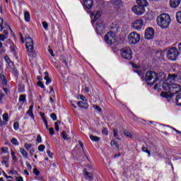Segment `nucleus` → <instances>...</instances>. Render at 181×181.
Masks as SVG:
<instances>
[{
    "label": "nucleus",
    "mask_w": 181,
    "mask_h": 181,
    "mask_svg": "<svg viewBox=\"0 0 181 181\" xmlns=\"http://www.w3.org/2000/svg\"><path fill=\"white\" fill-rule=\"evenodd\" d=\"M180 85L177 83H173L170 86V91L161 92L160 96L163 98H172L175 94H178V93H180Z\"/></svg>",
    "instance_id": "1"
},
{
    "label": "nucleus",
    "mask_w": 181,
    "mask_h": 181,
    "mask_svg": "<svg viewBox=\"0 0 181 181\" xmlns=\"http://www.w3.org/2000/svg\"><path fill=\"white\" fill-rule=\"evenodd\" d=\"M170 22V16H169L168 13H162L157 17V23L160 28H162V29H166V28H169Z\"/></svg>",
    "instance_id": "2"
},
{
    "label": "nucleus",
    "mask_w": 181,
    "mask_h": 181,
    "mask_svg": "<svg viewBox=\"0 0 181 181\" xmlns=\"http://www.w3.org/2000/svg\"><path fill=\"white\" fill-rule=\"evenodd\" d=\"M25 47L27 49V53L29 57L35 59V57H36V52H35V50H33V49H35L33 40H32V38L29 35H28L25 37Z\"/></svg>",
    "instance_id": "3"
},
{
    "label": "nucleus",
    "mask_w": 181,
    "mask_h": 181,
    "mask_svg": "<svg viewBox=\"0 0 181 181\" xmlns=\"http://www.w3.org/2000/svg\"><path fill=\"white\" fill-rule=\"evenodd\" d=\"M145 81L148 86H153L156 83V72L150 71L146 73Z\"/></svg>",
    "instance_id": "4"
},
{
    "label": "nucleus",
    "mask_w": 181,
    "mask_h": 181,
    "mask_svg": "<svg viewBox=\"0 0 181 181\" xmlns=\"http://www.w3.org/2000/svg\"><path fill=\"white\" fill-rule=\"evenodd\" d=\"M128 40L130 45H136L141 40V35L137 33L132 32L128 35Z\"/></svg>",
    "instance_id": "5"
},
{
    "label": "nucleus",
    "mask_w": 181,
    "mask_h": 181,
    "mask_svg": "<svg viewBox=\"0 0 181 181\" xmlns=\"http://www.w3.org/2000/svg\"><path fill=\"white\" fill-rule=\"evenodd\" d=\"M105 42L107 45H112L117 42V35H115V33L112 31L108 32L105 35Z\"/></svg>",
    "instance_id": "6"
},
{
    "label": "nucleus",
    "mask_w": 181,
    "mask_h": 181,
    "mask_svg": "<svg viewBox=\"0 0 181 181\" xmlns=\"http://www.w3.org/2000/svg\"><path fill=\"white\" fill-rule=\"evenodd\" d=\"M120 54L123 59L131 60L132 59V49L130 47H125L121 49Z\"/></svg>",
    "instance_id": "7"
},
{
    "label": "nucleus",
    "mask_w": 181,
    "mask_h": 181,
    "mask_svg": "<svg viewBox=\"0 0 181 181\" xmlns=\"http://www.w3.org/2000/svg\"><path fill=\"white\" fill-rule=\"evenodd\" d=\"M177 56H179V51L176 47H172L167 52V57L169 60L175 62L177 59Z\"/></svg>",
    "instance_id": "8"
},
{
    "label": "nucleus",
    "mask_w": 181,
    "mask_h": 181,
    "mask_svg": "<svg viewBox=\"0 0 181 181\" xmlns=\"http://www.w3.org/2000/svg\"><path fill=\"white\" fill-rule=\"evenodd\" d=\"M95 29L97 33H98L99 35H102V33H104V32H105V26L104 25L103 20H100L97 22Z\"/></svg>",
    "instance_id": "9"
},
{
    "label": "nucleus",
    "mask_w": 181,
    "mask_h": 181,
    "mask_svg": "<svg viewBox=\"0 0 181 181\" xmlns=\"http://www.w3.org/2000/svg\"><path fill=\"white\" fill-rule=\"evenodd\" d=\"M132 11L136 15H144V13H145V7L138 5L134 6L132 7Z\"/></svg>",
    "instance_id": "10"
},
{
    "label": "nucleus",
    "mask_w": 181,
    "mask_h": 181,
    "mask_svg": "<svg viewBox=\"0 0 181 181\" xmlns=\"http://www.w3.org/2000/svg\"><path fill=\"white\" fill-rule=\"evenodd\" d=\"M155 36V30H153V28H148L146 30L144 37L147 40H151Z\"/></svg>",
    "instance_id": "11"
},
{
    "label": "nucleus",
    "mask_w": 181,
    "mask_h": 181,
    "mask_svg": "<svg viewBox=\"0 0 181 181\" xmlns=\"http://www.w3.org/2000/svg\"><path fill=\"white\" fill-rule=\"evenodd\" d=\"M142 26H144V20H136L132 23V27L133 29H136V30H139V29H142Z\"/></svg>",
    "instance_id": "12"
},
{
    "label": "nucleus",
    "mask_w": 181,
    "mask_h": 181,
    "mask_svg": "<svg viewBox=\"0 0 181 181\" xmlns=\"http://www.w3.org/2000/svg\"><path fill=\"white\" fill-rule=\"evenodd\" d=\"M166 78V74H165V72H159L158 74H156V81H163V80H165Z\"/></svg>",
    "instance_id": "13"
},
{
    "label": "nucleus",
    "mask_w": 181,
    "mask_h": 181,
    "mask_svg": "<svg viewBox=\"0 0 181 181\" xmlns=\"http://www.w3.org/2000/svg\"><path fill=\"white\" fill-rule=\"evenodd\" d=\"M5 28H7L9 30H12V28H11V26H9L6 23L4 22V19L0 18V32H2Z\"/></svg>",
    "instance_id": "14"
},
{
    "label": "nucleus",
    "mask_w": 181,
    "mask_h": 181,
    "mask_svg": "<svg viewBox=\"0 0 181 181\" xmlns=\"http://www.w3.org/2000/svg\"><path fill=\"white\" fill-rule=\"evenodd\" d=\"M84 6L87 8V9H91L93 8V5H94V0H83Z\"/></svg>",
    "instance_id": "15"
},
{
    "label": "nucleus",
    "mask_w": 181,
    "mask_h": 181,
    "mask_svg": "<svg viewBox=\"0 0 181 181\" xmlns=\"http://www.w3.org/2000/svg\"><path fill=\"white\" fill-rule=\"evenodd\" d=\"M84 173V178L86 179V180H90V179H94V175H93V173L88 172L87 170H83Z\"/></svg>",
    "instance_id": "16"
},
{
    "label": "nucleus",
    "mask_w": 181,
    "mask_h": 181,
    "mask_svg": "<svg viewBox=\"0 0 181 181\" xmlns=\"http://www.w3.org/2000/svg\"><path fill=\"white\" fill-rule=\"evenodd\" d=\"M181 0H170V5L171 8H177L180 5Z\"/></svg>",
    "instance_id": "17"
},
{
    "label": "nucleus",
    "mask_w": 181,
    "mask_h": 181,
    "mask_svg": "<svg viewBox=\"0 0 181 181\" xmlns=\"http://www.w3.org/2000/svg\"><path fill=\"white\" fill-rule=\"evenodd\" d=\"M168 81H177V74H169L168 76Z\"/></svg>",
    "instance_id": "18"
},
{
    "label": "nucleus",
    "mask_w": 181,
    "mask_h": 181,
    "mask_svg": "<svg viewBox=\"0 0 181 181\" xmlns=\"http://www.w3.org/2000/svg\"><path fill=\"white\" fill-rule=\"evenodd\" d=\"M0 78L1 79V84L6 87L8 86V80H6V77L4 74H0Z\"/></svg>",
    "instance_id": "19"
},
{
    "label": "nucleus",
    "mask_w": 181,
    "mask_h": 181,
    "mask_svg": "<svg viewBox=\"0 0 181 181\" xmlns=\"http://www.w3.org/2000/svg\"><path fill=\"white\" fill-rule=\"evenodd\" d=\"M9 119V115L8 113H4L3 115V122L0 120V125H2V124H4V125H6V123L8 122Z\"/></svg>",
    "instance_id": "20"
},
{
    "label": "nucleus",
    "mask_w": 181,
    "mask_h": 181,
    "mask_svg": "<svg viewBox=\"0 0 181 181\" xmlns=\"http://www.w3.org/2000/svg\"><path fill=\"white\" fill-rule=\"evenodd\" d=\"M136 2L139 6H144V8L148 6V1L146 0H136Z\"/></svg>",
    "instance_id": "21"
},
{
    "label": "nucleus",
    "mask_w": 181,
    "mask_h": 181,
    "mask_svg": "<svg viewBox=\"0 0 181 181\" xmlns=\"http://www.w3.org/2000/svg\"><path fill=\"white\" fill-rule=\"evenodd\" d=\"M170 86H172V84H170L169 83H168V80L165 81L163 83L162 87L163 88V90H165V91H168V90H170Z\"/></svg>",
    "instance_id": "22"
},
{
    "label": "nucleus",
    "mask_w": 181,
    "mask_h": 181,
    "mask_svg": "<svg viewBox=\"0 0 181 181\" xmlns=\"http://www.w3.org/2000/svg\"><path fill=\"white\" fill-rule=\"evenodd\" d=\"M45 76L44 77L45 80H46L45 84L49 86L52 83V78L49 77V73L47 71L45 72Z\"/></svg>",
    "instance_id": "23"
},
{
    "label": "nucleus",
    "mask_w": 181,
    "mask_h": 181,
    "mask_svg": "<svg viewBox=\"0 0 181 181\" xmlns=\"http://www.w3.org/2000/svg\"><path fill=\"white\" fill-rule=\"evenodd\" d=\"M76 104L81 108H84L85 110H87L88 108V105H87V103H86L83 101H78Z\"/></svg>",
    "instance_id": "24"
},
{
    "label": "nucleus",
    "mask_w": 181,
    "mask_h": 181,
    "mask_svg": "<svg viewBox=\"0 0 181 181\" xmlns=\"http://www.w3.org/2000/svg\"><path fill=\"white\" fill-rule=\"evenodd\" d=\"M110 29H113L114 32H118V29H119V27L118 26V24L117 23H112L110 26Z\"/></svg>",
    "instance_id": "25"
},
{
    "label": "nucleus",
    "mask_w": 181,
    "mask_h": 181,
    "mask_svg": "<svg viewBox=\"0 0 181 181\" xmlns=\"http://www.w3.org/2000/svg\"><path fill=\"white\" fill-rule=\"evenodd\" d=\"M20 152H21L22 156L23 158H25V159H28V152L26 151H25V148H21L20 149Z\"/></svg>",
    "instance_id": "26"
},
{
    "label": "nucleus",
    "mask_w": 181,
    "mask_h": 181,
    "mask_svg": "<svg viewBox=\"0 0 181 181\" xmlns=\"http://www.w3.org/2000/svg\"><path fill=\"white\" fill-rule=\"evenodd\" d=\"M18 101L21 103V104H25V103H26V95H21Z\"/></svg>",
    "instance_id": "27"
},
{
    "label": "nucleus",
    "mask_w": 181,
    "mask_h": 181,
    "mask_svg": "<svg viewBox=\"0 0 181 181\" xmlns=\"http://www.w3.org/2000/svg\"><path fill=\"white\" fill-rule=\"evenodd\" d=\"M24 18H25V22H29L30 21V13H29V11L25 12Z\"/></svg>",
    "instance_id": "28"
},
{
    "label": "nucleus",
    "mask_w": 181,
    "mask_h": 181,
    "mask_svg": "<svg viewBox=\"0 0 181 181\" xmlns=\"http://www.w3.org/2000/svg\"><path fill=\"white\" fill-rule=\"evenodd\" d=\"M89 137L91 139V141H94L95 142H99V141H100V137H98L97 136H94L93 134H90Z\"/></svg>",
    "instance_id": "29"
},
{
    "label": "nucleus",
    "mask_w": 181,
    "mask_h": 181,
    "mask_svg": "<svg viewBox=\"0 0 181 181\" xmlns=\"http://www.w3.org/2000/svg\"><path fill=\"white\" fill-rule=\"evenodd\" d=\"M177 105H181V93L178 94L175 98Z\"/></svg>",
    "instance_id": "30"
},
{
    "label": "nucleus",
    "mask_w": 181,
    "mask_h": 181,
    "mask_svg": "<svg viewBox=\"0 0 181 181\" xmlns=\"http://www.w3.org/2000/svg\"><path fill=\"white\" fill-rule=\"evenodd\" d=\"M123 134L125 135V136H127V138H132V133L128 132L127 130H124Z\"/></svg>",
    "instance_id": "31"
},
{
    "label": "nucleus",
    "mask_w": 181,
    "mask_h": 181,
    "mask_svg": "<svg viewBox=\"0 0 181 181\" xmlns=\"http://www.w3.org/2000/svg\"><path fill=\"white\" fill-rule=\"evenodd\" d=\"M111 146H114V148H116L117 149H119V146H118V143L115 142V140H112L110 142Z\"/></svg>",
    "instance_id": "32"
},
{
    "label": "nucleus",
    "mask_w": 181,
    "mask_h": 181,
    "mask_svg": "<svg viewBox=\"0 0 181 181\" xmlns=\"http://www.w3.org/2000/svg\"><path fill=\"white\" fill-rule=\"evenodd\" d=\"M114 5L116 6H121L122 5V0H113Z\"/></svg>",
    "instance_id": "33"
},
{
    "label": "nucleus",
    "mask_w": 181,
    "mask_h": 181,
    "mask_svg": "<svg viewBox=\"0 0 181 181\" xmlns=\"http://www.w3.org/2000/svg\"><path fill=\"white\" fill-rule=\"evenodd\" d=\"M176 19L178 23H181V11H178L176 14Z\"/></svg>",
    "instance_id": "34"
},
{
    "label": "nucleus",
    "mask_w": 181,
    "mask_h": 181,
    "mask_svg": "<svg viewBox=\"0 0 181 181\" xmlns=\"http://www.w3.org/2000/svg\"><path fill=\"white\" fill-rule=\"evenodd\" d=\"M4 60H5V62H6L8 63V64H12V65L13 66V62L12 61H11V59L9 58V57L8 55H6L4 57Z\"/></svg>",
    "instance_id": "35"
},
{
    "label": "nucleus",
    "mask_w": 181,
    "mask_h": 181,
    "mask_svg": "<svg viewBox=\"0 0 181 181\" xmlns=\"http://www.w3.org/2000/svg\"><path fill=\"white\" fill-rule=\"evenodd\" d=\"M6 52V49L2 46V42L0 41V54H2Z\"/></svg>",
    "instance_id": "36"
},
{
    "label": "nucleus",
    "mask_w": 181,
    "mask_h": 181,
    "mask_svg": "<svg viewBox=\"0 0 181 181\" xmlns=\"http://www.w3.org/2000/svg\"><path fill=\"white\" fill-rule=\"evenodd\" d=\"M11 142V144H13V145H16V146L19 145V142L18 141V139H16V138H13Z\"/></svg>",
    "instance_id": "37"
},
{
    "label": "nucleus",
    "mask_w": 181,
    "mask_h": 181,
    "mask_svg": "<svg viewBox=\"0 0 181 181\" xmlns=\"http://www.w3.org/2000/svg\"><path fill=\"white\" fill-rule=\"evenodd\" d=\"M62 135L63 139L69 141V135L66 134V132H62Z\"/></svg>",
    "instance_id": "38"
},
{
    "label": "nucleus",
    "mask_w": 181,
    "mask_h": 181,
    "mask_svg": "<svg viewBox=\"0 0 181 181\" xmlns=\"http://www.w3.org/2000/svg\"><path fill=\"white\" fill-rule=\"evenodd\" d=\"M142 151H143V152H146V153H148V156H151V151H148V148L143 146Z\"/></svg>",
    "instance_id": "39"
},
{
    "label": "nucleus",
    "mask_w": 181,
    "mask_h": 181,
    "mask_svg": "<svg viewBox=\"0 0 181 181\" xmlns=\"http://www.w3.org/2000/svg\"><path fill=\"white\" fill-rule=\"evenodd\" d=\"M100 16H101V11H97L95 14L94 21H97Z\"/></svg>",
    "instance_id": "40"
},
{
    "label": "nucleus",
    "mask_w": 181,
    "mask_h": 181,
    "mask_svg": "<svg viewBox=\"0 0 181 181\" xmlns=\"http://www.w3.org/2000/svg\"><path fill=\"white\" fill-rule=\"evenodd\" d=\"M6 39H8L7 36L4 35L3 34H0V42H4Z\"/></svg>",
    "instance_id": "41"
},
{
    "label": "nucleus",
    "mask_w": 181,
    "mask_h": 181,
    "mask_svg": "<svg viewBox=\"0 0 181 181\" xmlns=\"http://www.w3.org/2000/svg\"><path fill=\"white\" fill-rule=\"evenodd\" d=\"M113 136L116 138V139H118V130L117 129H113Z\"/></svg>",
    "instance_id": "42"
},
{
    "label": "nucleus",
    "mask_w": 181,
    "mask_h": 181,
    "mask_svg": "<svg viewBox=\"0 0 181 181\" xmlns=\"http://www.w3.org/2000/svg\"><path fill=\"white\" fill-rule=\"evenodd\" d=\"M45 148H46V146H45L43 144H41L38 146V151H40V152H43V151H45Z\"/></svg>",
    "instance_id": "43"
},
{
    "label": "nucleus",
    "mask_w": 181,
    "mask_h": 181,
    "mask_svg": "<svg viewBox=\"0 0 181 181\" xmlns=\"http://www.w3.org/2000/svg\"><path fill=\"white\" fill-rule=\"evenodd\" d=\"M5 29L6 30H4L3 33L5 35L4 36H7L8 37V35H9V31H11V30L8 29V27L5 28Z\"/></svg>",
    "instance_id": "44"
},
{
    "label": "nucleus",
    "mask_w": 181,
    "mask_h": 181,
    "mask_svg": "<svg viewBox=\"0 0 181 181\" xmlns=\"http://www.w3.org/2000/svg\"><path fill=\"white\" fill-rule=\"evenodd\" d=\"M27 114L31 117V118H35V116L33 115V110H28L27 111Z\"/></svg>",
    "instance_id": "45"
},
{
    "label": "nucleus",
    "mask_w": 181,
    "mask_h": 181,
    "mask_svg": "<svg viewBox=\"0 0 181 181\" xmlns=\"http://www.w3.org/2000/svg\"><path fill=\"white\" fill-rule=\"evenodd\" d=\"M1 152H3V153H8V152H9V149L8 147H3L1 148Z\"/></svg>",
    "instance_id": "46"
},
{
    "label": "nucleus",
    "mask_w": 181,
    "mask_h": 181,
    "mask_svg": "<svg viewBox=\"0 0 181 181\" xmlns=\"http://www.w3.org/2000/svg\"><path fill=\"white\" fill-rule=\"evenodd\" d=\"M2 165H5L6 168H9V163L6 160H3L1 161Z\"/></svg>",
    "instance_id": "47"
},
{
    "label": "nucleus",
    "mask_w": 181,
    "mask_h": 181,
    "mask_svg": "<svg viewBox=\"0 0 181 181\" xmlns=\"http://www.w3.org/2000/svg\"><path fill=\"white\" fill-rule=\"evenodd\" d=\"M25 148L27 151H29V149H30L32 148V144H25Z\"/></svg>",
    "instance_id": "48"
},
{
    "label": "nucleus",
    "mask_w": 181,
    "mask_h": 181,
    "mask_svg": "<svg viewBox=\"0 0 181 181\" xmlns=\"http://www.w3.org/2000/svg\"><path fill=\"white\" fill-rule=\"evenodd\" d=\"M33 173H34L36 176H39V175H40V171H39V170H37V168H34V170H33Z\"/></svg>",
    "instance_id": "49"
},
{
    "label": "nucleus",
    "mask_w": 181,
    "mask_h": 181,
    "mask_svg": "<svg viewBox=\"0 0 181 181\" xmlns=\"http://www.w3.org/2000/svg\"><path fill=\"white\" fill-rule=\"evenodd\" d=\"M50 117L53 119V121H56L57 119V116H56V113H52L50 115Z\"/></svg>",
    "instance_id": "50"
},
{
    "label": "nucleus",
    "mask_w": 181,
    "mask_h": 181,
    "mask_svg": "<svg viewBox=\"0 0 181 181\" xmlns=\"http://www.w3.org/2000/svg\"><path fill=\"white\" fill-rule=\"evenodd\" d=\"M102 134H103V135H108V130L107 129V128L103 127V129H102Z\"/></svg>",
    "instance_id": "51"
},
{
    "label": "nucleus",
    "mask_w": 181,
    "mask_h": 181,
    "mask_svg": "<svg viewBox=\"0 0 181 181\" xmlns=\"http://www.w3.org/2000/svg\"><path fill=\"white\" fill-rule=\"evenodd\" d=\"M93 108L95 110H97V111H98V112H101V111H102L101 107L97 105H93Z\"/></svg>",
    "instance_id": "52"
},
{
    "label": "nucleus",
    "mask_w": 181,
    "mask_h": 181,
    "mask_svg": "<svg viewBox=\"0 0 181 181\" xmlns=\"http://www.w3.org/2000/svg\"><path fill=\"white\" fill-rule=\"evenodd\" d=\"M38 87H41V88H45V85H43V83L42 82V81H39L37 83Z\"/></svg>",
    "instance_id": "53"
},
{
    "label": "nucleus",
    "mask_w": 181,
    "mask_h": 181,
    "mask_svg": "<svg viewBox=\"0 0 181 181\" xmlns=\"http://www.w3.org/2000/svg\"><path fill=\"white\" fill-rule=\"evenodd\" d=\"M42 26L44 29H47V28H49V25H47V23L46 21L42 22Z\"/></svg>",
    "instance_id": "54"
},
{
    "label": "nucleus",
    "mask_w": 181,
    "mask_h": 181,
    "mask_svg": "<svg viewBox=\"0 0 181 181\" xmlns=\"http://www.w3.org/2000/svg\"><path fill=\"white\" fill-rule=\"evenodd\" d=\"M37 142H38V144H42V136H40V135L37 136Z\"/></svg>",
    "instance_id": "55"
},
{
    "label": "nucleus",
    "mask_w": 181,
    "mask_h": 181,
    "mask_svg": "<svg viewBox=\"0 0 181 181\" xmlns=\"http://www.w3.org/2000/svg\"><path fill=\"white\" fill-rule=\"evenodd\" d=\"M13 128H14V129H19V123H18V122H15L14 124H13Z\"/></svg>",
    "instance_id": "56"
},
{
    "label": "nucleus",
    "mask_w": 181,
    "mask_h": 181,
    "mask_svg": "<svg viewBox=\"0 0 181 181\" xmlns=\"http://www.w3.org/2000/svg\"><path fill=\"white\" fill-rule=\"evenodd\" d=\"M78 144L81 146V148H82V151L84 152V144H83V141H81V140L78 141Z\"/></svg>",
    "instance_id": "57"
},
{
    "label": "nucleus",
    "mask_w": 181,
    "mask_h": 181,
    "mask_svg": "<svg viewBox=\"0 0 181 181\" xmlns=\"http://www.w3.org/2000/svg\"><path fill=\"white\" fill-rule=\"evenodd\" d=\"M4 97H5V95L2 93V90H0V101H2V98H4Z\"/></svg>",
    "instance_id": "58"
},
{
    "label": "nucleus",
    "mask_w": 181,
    "mask_h": 181,
    "mask_svg": "<svg viewBox=\"0 0 181 181\" xmlns=\"http://www.w3.org/2000/svg\"><path fill=\"white\" fill-rule=\"evenodd\" d=\"M49 134L50 135L54 134V129H53V127L49 128Z\"/></svg>",
    "instance_id": "59"
},
{
    "label": "nucleus",
    "mask_w": 181,
    "mask_h": 181,
    "mask_svg": "<svg viewBox=\"0 0 181 181\" xmlns=\"http://www.w3.org/2000/svg\"><path fill=\"white\" fill-rule=\"evenodd\" d=\"M16 181H23V177H16Z\"/></svg>",
    "instance_id": "60"
},
{
    "label": "nucleus",
    "mask_w": 181,
    "mask_h": 181,
    "mask_svg": "<svg viewBox=\"0 0 181 181\" xmlns=\"http://www.w3.org/2000/svg\"><path fill=\"white\" fill-rule=\"evenodd\" d=\"M177 81L181 83V75H177Z\"/></svg>",
    "instance_id": "61"
},
{
    "label": "nucleus",
    "mask_w": 181,
    "mask_h": 181,
    "mask_svg": "<svg viewBox=\"0 0 181 181\" xmlns=\"http://www.w3.org/2000/svg\"><path fill=\"white\" fill-rule=\"evenodd\" d=\"M30 155L33 156L35 153V148H32L29 151Z\"/></svg>",
    "instance_id": "62"
},
{
    "label": "nucleus",
    "mask_w": 181,
    "mask_h": 181,
    "mask_svg": "<svg viewBox=\"0 0 181 181\" xmlns=\"http://www.w3.org/2000/svg\"><path fill=\"white\" fill-rule=\"evenodd\" d=\"M47 153L48 156H49V158H52V155H53V153H52V151H47Z\"/></svg>",
    "instance_id": "63"
},
{
    "label": "nucleus",
    "mask_w": 181,
    "mask_h": 181,
    "mask_svg": "<svg viewBox=\"0 0 181 181\" xmlns=\"http://www.w3.org/2000/svg\"><path fill=\"white\" fill-rule=\"evenodd\" d=\"M26 166H27L28 169H32V165H30V163H26Z\"/></svg>",
    "instance_id": "64"
}]
</instances>
